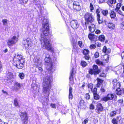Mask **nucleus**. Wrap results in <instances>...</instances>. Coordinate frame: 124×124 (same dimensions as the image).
<instances>
[{"label": "nucleus", "mask_w": 124, "mask_h": 124, "mask_svg": "<svg viewBox=\"0 0 124 124\" xmlns=\"http://www.w3.org/2000/svg\"><path fill=\"white\" fill-rule=\"evenodd\" d=\"M48 20L44 19L43 21V27L42 33L41 34L40 40L41 42V44L44 43V46L48 50H52V49L50 43V39H47V38L49 32V27L48 24Z\"/></svg>", "instance_id": "obj_1"}, {"label": "nucleus", "mask_w": 124, "mask_h": 124, "mask_svg": "<svg viewBox=\"0 0 124 124\" xmlns=\"http://www.w3.org/2000/svg\"><path fill=\"white\" fill-rule=\"evenodd\" d=\"M52 80V77L51 76H47L43 79V91L44 93L46 94V96L47 97V98H46V100L47 99H48Z\"/></svg>", "instance_id": "obj_2"}, {"label": "nucleus", "mask_w": 124, "mask_h": 124, "mask_svg": "<svg viewBox=\"0 0 124 124\" xmlns=\"http://www.w3.org/2000/svg\"><path fill=\"white\" fill-rule=\"evenodd\" d=\"M84 18L85 22V24L87 26V24H89V22L92 23L94 21V17L91 13H86L84 16Z\"/></svg>", "instance_id": "obj_3"}, {"label": "nucleus", "mask_w": 124, "mask_h": 124, "mask_svg": "<svg viewBox=\"0 0 124 124\" xmlns=\"http://www.w3.org/2000/svg\"><path fill=\"white\" fill-rule=\"evenodd\" d=\"M18 57L17 56H15L13 58V61L14 62V65L19 69H21L23 68V67L24 65L22 63L20 62V60L17 58Z\"/></svg>", "instance_id": "obj_4"}, {"label": "nucleus", "mask_w": 124, "mask_h": 124, "mask_svg": "<svg viewBox=\"0 0 124 124\" xmlns=\"http://www.w3.org/2000/svg\"><path fill=\"white\" fill-rule=\"evenodd\" d=\"M100 69H98V67L97 65H94L93 66V69H90L88 71L89 73L91 75L93 74L96 75L99 74L101 72Z\"/></svg>", "instance_id": "obj_5"}, {"label": "nucleus", "mask_w": 124, "mask_h": 124, "mask_svg": "<svg viewBox=\"0 0 124 124\" xmlns=\"http://www.w3.org/2000/svg\"><path fill=\"white\" fill-rule=\"evenodd\" d=\"M103 101L106 102L108 101L114 100L115 101L117 100V96L115 94L109 93L107 94V96L102 98Z\"/></svg>", "instance_id": "obj_6"}, {"label": "nucleus", "mask_w": 124, "mask_h": 124, "mask_svg": "<svg viewBox=\"0 0 124 124\" xmlns=\"http://www.w3.org/2000/svg\"><path fill=\"white\" fill-rule=\"evenodd\" d=\"M22 43L26 48H28L31 46L30 40L29 38H24L22 41Z\"/></svg>", "instance_id": "obj_7"}, {"label": "nucleus", "mask_w": 124, "mask_h": 124, "mask_svg": "<svg viewBox=\"0 0 124 124\" xmlns=\"http://www.w3.org/2000/svg\"><path fill=\"white\" fill-rule=\"evenodd\" d=\"M18 40V38L16 36H14L8 40V46H10L12 45L15 44L17 42Z\"/></svg>", "instance_id": "obj_8"}, {"label": "nucleus", "mask_w": 124, "mask_h": 124, "mask_svg": "<svg viewBox=\"0 0 124 124\" xmlns=\"http://www.w3.org/2000/svg\"><path fill=\"white\" fill-rule=\"evenodd\" d=\"M70 24L71 27L74 29H77L79 25L77 21L76 20H72L70 21Z\"/></svg>", "instance_id": "obj_9"}, {"label": "nucleus", "mask_w": 124, "mask_h": 124, "mask_svg": "<svg viewBox=\"0 0 124 124\" xmlns=\"http://www.w3.org/2000/svg\"><path fill=\"white\" fill-rule=\"evenodd\" d=\"M96 107V112L98 113H100L101 112H102L103 110V106L102 104L100 103H98Z\"/></svg>", "instance_id": "obj_10"}, {"label": "nucleus", "mask_w": 124, "mask_h": 124, "mask_svg": "<svg viewBox=\"0 0 124 124\" xmlns=\"http://www.w3.org/2000/svg\"><path fill=\"white\" fill-rule=\"evenodd\" d=\"M7 79L10 83L12 82L13 80V76L12 73L11 72H8L7 75Z\"/></svg>", "instance_id": "obj_11"}, {"label": "nucleus", "mask_w": 124, "mask_h": 124, "mask_svg": "<svg viewBox=\"0 0 124 124\" xmlns=\"http://www.w3.org/2000/svg\"><path fill=\"white\" fill-rule=\"evenodd\" d=\"M116 93L119 95H122L124 94V89L120 88V87L116 89Z\"/></svg>", "instance_id": "obj_12"}, {"label": "nucleus", "mask_w": 124, "mask_h": 124, "mask_svg": "<svg viewBox=\"0 0 124 124\" xmlns=\"http://www.w3.org/2000/svg\"><path fill=\"white\" fill-rule=\"evenodd\" d=\"M71 42L73 47L72 51H75L77 48L76 46V44L77 43L76 40L75 39L73 38H72L71 40Z\"/></svg>", "instance_id": "obj_13"}, {"label": "nucleus", "mask_w": 124, "mask_h": 124, "mask_svg": "<svg viewBox=\"0 0 124 124\" xmlns=\"http://www.w3.org/2000/svg\"><path fill=\"white\" fill-rule=\"evenodd\" d=\"M23 85L22 84H20L18 82H16L14 84V87L15 89L17 91H18Z\"/></svg>", "instance_id": "obj_14"}, {"label": "nucleus", "mask_w": 124, "mask_h": 124, "mask_svg": "<svg viewBox=\"0 0 124 124\" xmlns=\"http://www.w3.org/2000/svg\"><path fill=\"white\" fill-rule=\"evenodd\" d=\"M105 24L107 25L108 27L111 29H114L115 28V24L112 23H109L107 24V22L105 20H104Z\"/></svg>", "instance_id": "obj_15"}, {"label": "nucleus", "mask_w": 124, "mask_h": 124, "mask_svg": "<svg viewBox=\"0 0 124 124\" xmlns=\"http://www.w3.org/2000/svg\"><path fill=\"white\" fill-rule=\"evenodd\" d=\"M80 108L83 109H85L86 107V103L83 100H81L80 101Z\"/></svg>", "instance_id": "obj_16"}, {"label": "nucleus", "mask_w": 124, "mask_h": 124, "mask_svg": "<svg viewBox=\"0 0 124 124\" xmlns=\"http://www.w3.org/2000/svg\"><path fill=\"white\" fill-rule=\"evenodd\" d=\"M15 56H17V57H17L18 58L17 59L20 60V63L24 64L25 62L24 60L23 59V57L22 55L20 54H16Z\"/></svg>", "instance_id": "obj_17"}, {"label": "nucleus", "mask_w": 124, "mask_h": 124, "mask_svg": "<svg viewBox=\"0 0 124 124\" xmlns=\"http://www.w3.org/2000/svg\"><path fill=\"white\" fill-rule=\"evenodd\" d=\"M96 80L97 82L96 85V86L97 87H99L101 84L103 82V80L99 78H97Z\"/></svg>", "instance_id": "obj_18"}, {"label": "nucleus", "mask_w": 124, "mask_h": 124, "mask_svg": "<svg viewBox=\"0 0 124 124\" xmlns=\"http://www.w3.org/2000/svg\"><path fill=\"white\" fill-rule=\"evenodd\" d=\"M74 68H73L72 70L70 72V76L69 78L70 81L73 79V76L76 73V72L75 70H74Z\"/></svg>", "instance_id": "obj_19"}, {"label": "nucleus", "mask_w": 124, "mask_h": 124, "mask_svg": "<svg viewBox=\"0 0 124 124\" xmlns=\"http://www.w3.org/2000/svg\"><path fill=\"white\" fill-rule=\"evenodd\" d=\"M116 2V0H108L107 2L108 4L110 6L112 7V5L114 4Z\"/></svg>", "instance_id": "obj_20"}, {"label": "nucleus", "mask_w": 124, "mask_h": 124, "mask_svg": "<svg viewBox=\"0 0 124 124\" xmlns=\"http://www.w3.org/2000/svg\"><path fill=\"white\" fill-rule=\"evenodd\" d=\"M47 69L50 71V72L52 73L53 72V70L52 65V64H50L49 65H48L46 67Z\"/></svg>", "instance_id": "obj_21"}, {"label": "nucleus", "mask_w": 124, "mask_h": 124, "mask_svg": "<svg viewBox=\"0 0 124 124\" xmlns=\"http://www.w3.org/2000/svg\"><path fill=\"white\" fill-rule=\"evenodd\" d=\"M72 88L70 85L69 88V99L71 100L73 98V95L72 93Z\"/></svg>", "instance_id": "obj_22"}, {"label": "nucleus", "mask_w": 124, "mask_h": 124, "mask_svg": "<svg viewBox=\"0 0 124 124\" xmlns=\"http://www.w3.org/2000/svg\"><path fill=\"white\" fill-rule=\"evenodd\" d=\"M50 55L48 54H47L46 55V57L45 59V62L47 63H49L50 61Z\"/></svg>", "instance_id": "obj_23"}, {"label": "nucleus", "mask_w": 124, "mask_h": 124, "mask_svg": "<svg viewBox=\"0 0 124 124\" xmlns=\"http://www.w3.org/2000/svg\"><path fill=\"white\" fill-rule=\"evenodd\" d=\"M107 88V87L106 85H102L100 89L101 91L102 92H104Z\"/></svg>", "instance_id": "obj_24"}, {"label": "nucleus", "mask_w": 124, "mask_h": 124, "mask_svg": "<svg viewBox=\"0 0 124 124\" xmlns=\"http://www.w3.org/2000/svg\"><path fill=\"white\" fill-rule=\"evenodd\" d=\"M120 83L118 82L117 83L115 84V86L114 85H113L112 88L114 89H115V88L117 89L120 87Z\"/></svg>", "instance_id": "obj_25"}, {"label": "nucleus", "mask_w": 124, "mask_h": 124, "mask_svg": "<svg viewBox=\"0 0 124 124\" xmlns=\"http://www.w3.org/2000/svg\"><path fill=\"white\" fill-rule=\"evenodd\" d=\"M98 39L101 41H104L105 39V37L103 35L100 36L98 37Z\"/></svg>", "instance_id": "obj_26"}, {"label": "nucleus", "mask_w": 124, "mask_h": 124, "mask_svg": "<svg viewBox=\"0 0 124 124\" xmlns=\"http://www.w3.org/2000/svg\"><path fill=\"white\" fill-rule=\"evenodd\" d=\"M73 8L74 10L77 11H79L81 9V7L80 5L76 6H73Z\"/></svg>", "instance_id": "obj_27"}, {"label": "nucleus", "mask_w": 124, "mask_h": 124, "mask_svg": "<svg viewBox=\"0 0 124 124\" xmlns=\"http://www.w3.org/2000/svg\"><path fill=\"white\" fill-rule=\"evenodd\" d=\"M110 16L111 18H114L116 16V13L113 11H111Z\"/></svg>", "instance_id": "obj_28"}, {"label": "nucleus", "mask_w": 124, "mask_h": 124, "mask_svg": "<svg viewBox=\"0 0 124 124\" xmlns=\"http://www.w3.org/2000/svg\"><path fill=\"white\" fill-rule=\"evenodd\" d=\"M14 104L16 107H19V105L18 102L17 101V100L16 99H15L14 101Z\"/></svg>", "instance_id": "obj_29"}, {"label": "nucleus", "mask_w": 124, "mask_h": 124, "mask_svg": "<svg viewBox=\"0 0 124 124\" xmlns=\"http://www.w3.org/2000/svg\"><path fill=\"white\" fill-rule=\"evenodd\" d=\"M122 5V4L121 3H118L116 5V8L115 10L120 9Z\"/></svg>", "instance_id": "obj_30"}, {"label": "nucleus", "mask_w": 124, "mask_h": 124, "mask_svg": "<svg viewBox=\"0 0 124 124\" xmlns=\"http://www.w3.org/2000/svg\"><path fill=\"white\" fill-rule=\"evenodd\" d=\"M97 20L98 21V23L99 24L102 23L103 22V21L102 20H100V15H98L97 17Z\"/></svg>", "instance_id": "obj_31"}, {"label": "nucleus", "mask_w": 124, "mask_h": 124, "mask_svg": "<svg viewBox=\"0 0 124 124\" xmlns=\"http://www.w3.org/2000/svg\"><path fill=\"white\" fill-rule=\"evenodd\" d=\"M96 62L97 64L99 65H103V62L100 61L99 59H97L96 61Z\"/></svg>", "instance_id": "obj_32"}, {"label": "nucleus", "mask_w": 124, "mask_h": 124, "mask_svg": "<svg viewBox=\"0 0 124 124\" xmlns=\"http://www.w3.org/2000/svg\"><path fill=\"white\" fill-rule=\"evenodd\" d=\"M93 86V85L91 83L88 84V87L89 89H90L89 90V92H90V91H91V92L92 91Z\"/></svg>", "instance_id": "obj_33"}, {"label": "nucleus", "mask_w": 124, "mask_h": 124, "mask_svg": "<svg viewBox=\"0 0 124 124\" xmlns=\"http://www.w3.org/2000/svg\"><path fill=\"white\" fill-rule=\"evenodd\" d=\"M93 94L94 98L95 99L98 100L100 98V96L99 95L97 94V93L94 94Z\"/></svg>", "instance_id": "obj_34"}, {"label": "nucleus", "mask_w": 124, "mask_h": 124, "mask_svg": "<svg viewBox=\"0 0 124 124\" xmlns=\"http://www.w3.org/2000/svg\"><path fill=\"white\" fill-rule=\"evenodd\" d=\"M115 11H116V12L117 13L119 14L122 15L123 16H124V13L120 9L116 10Z\"/></svg>", "instance_id": "obj_35"}, {"label": "nucleus", "mask_w": 124, "mask_h": 124, "mask_svg": "<svg viewBox=\"0 0 124 124\" xmlns=\"http://www.w3.org/2000/svg\"><path fill=\"white\" fill-rule=\"evenodd\" d=\"M89 52V51L88 50L85 49L83 51V54L85 55H88Z\"/></svg>", "instance_id": "obj_36"}, {"label": "nucleus", "mask_w": 124, "mask_h": 124, "mask_svg": "<svg viewBox=\"0 0 124 124\" xmlns=\"http://www.w3.org/2000/svg\"><path fill=\"white\" fill-rule=\"evenodd\" d=\"M94 34L91 33L89 34L88 35L89 38V39L92 40L94 37Z\"/></svg>", "instance_id": "obj_37"}, {"label": "nucleus", "mask_w": 124, "mask_h": 124, "mask_svg": "<svg viewBox=\"0 0 124 124\" xmlns=\"http://www.w3.org/2000/svg\"><path fill=\"white\" fill-rule=\"evenodd\" d=\"M102 14L104 16H106L108 13V11L107 10H103L102 11Z\"/></svg>", "instance_id": "obj_38"}, {"label": "nucleus", "mask_w": 124, "mask_h": 124, "mask_svg": "<svg viewBox=\"0 0 124 124\" xmlns=\"http://www.w3.org/2000/svg\"><path fill=\"white\" fill-rule=\"evenodd\" d=\"M87 63L85 61H82L81 62V65L83 67H85L87 65Z\"/></svg>", "instance_id": "obj_39"}, {"label": "nucleus", "mask_w": 124, "mask_h": 124, "mask_svg": "<svg viewBox=\"0 0 124 124\" xmlns=\"http://www.w3.org/2000/svg\"><path fill=\"white\" fill-rule=\"evenodd\" d=\"M116 114V112L115 111H113L111 112L110 116L111 117L113 116Z\"/></svg>", "instance_id": "obj_40"}, {"label": "nucleus", "mask_w": 124, "mask_h": 124, "mask_svg": "<svg viewBox=\"0 0 124 124\" xmlns=\"http://www.w3.org/2000/svg\"><path fill=\"white\" fill-rule=\"evenodd\" d=\"M19 76L21 79H22L24 78V75L23 73H21L19 74Z\"/></svg>", "instance_id": "obj_41"}, {"label": "nucleus", "mask_w": 124, "mask_h": 124, "mask_svg": "<svg viewBox=\"0 0 124 124\" xmlns=\"http://www.w3.org/2000/svg\"><path fill=\"white\" fill-rule=\"evenodd\" d=\"M78 44L79 45L80 47L82 48L83 46V45L82 42L81 41H79L78 42Z\"/></svg>", "instance_id": "obj_42"}, {"label": "nucleus", "mask_w": 124, "mask_h": 124, "mask_svg": "<svg viewBox=\"0 0 124 124\" xmlns=\"http://www.w3.org/2000/svg\"><path fill=\"white\" fill-rule=\"evenodd\" d=\"M117 81V79L115 78L113 79L112 82L113 85H114L115 86V84L118 83Z\"/></svg>", "instance_id": "obj_43"}, {"label": "nucleus", "mask_w": 124, "mask_h": 124, "mask_svg": "<svg viewBox=\"0 0 124 124\" xmlns=\"http://www.w3.org/2000/svg\"><path fill=\"white\" fill-rule=\"evenodd\" d=\"M8 20L6 19H3L2 20V22L3 23V25H5L7 23Z\"/></svg>", "instance_id": "obj_44"}, {"label": "nucleus", "mask_w": 124, "mask_h": 124, "mask_svg": "<svg viewBox=\"0 0 124 124\" xmlns=\"http://www.w3.org/2000/svg\"><path fill=\"white\" fill-rule=\"evenodd\" d=\"M96 47V45L94 44H92L90 46V48L91 49H95Z\"/></svg>", "instance_id": "obj_45"}, {"label": "nucleus", "mask_w": 124, "mask_h": 124, "mask_svg": "<svg viewBox=\"0 0 124 124\" xmlns=\"http://www.w3.org/2000/svg\"><path fill=\"white\" fill-rule=\"evenodd\" d=\"M89 119L88 118H86L84 120V121L82 122V124H86L88 123Z\"/></svg>", "instance_id": "obj_46"}, {"label": "nucleus", "mask_w": 124, "mask_h": 124, "mask_svg": "<svg viewBox=\"0 0 124 124\" xmlns=\"http://www.w3.org/2000/svg\"><path fill=\"white\" fill-rule=\"evenodd\" d=\"M73 6L79 5H80V4L79 2H78L77 1H75L73 3Z\"/></svg>", "instance_id": "obj_47"}, {"label": "nucleus", "mask_w": 124, "mask_h": 124, "mask_svg": "<svg viewBox=\"0 0 124 124\" xmlns=\"http://www.w3.org/2000/svg\"><path fill=\"white\" fill-rule=\"evenodd\" d=\"M112 122L113 124H117V122L115 119H113L112 120Z\"/></svg>", "instance_id": "obj_48"}, {"label": "nucleus", "mask_w": 124, "mask_h": 124, "mask_svg": "<svg viewBox=\"0 0 124 124\" xmlns=\"http://www.w3.org/2000/svg\"><path fill=\"white\" fill-rule=\"evenodd\" d=\"M93 92V94L97 93V89L96 88H94L93 91L92 92Z\"/></svg>", "instance_id": "obj_49"}, {"label": "nucleus", "mask_w": 124, "mask_h": 124, "mask_svg": "<svg viewBox=\"0 0 124 124\" xmlns=\"http://www.w3.org/2000/svg\"><path fill=\"white\" fill-rule=\"evenodd\" d=\"M107 49L106 47V46H104L103 47V48L102 50V51L103 52L105 53H106V51Z\"/></svg>", "instance_id": "obj_50"}, {"label": "nucleus", "mask_w": 124, "mask_h": 124, "mask_svg": "<svg viewBox=\"0 0 124 124\" xmlns=\"http://www.w3.org/2000/svg\"><path fill=\"white\" fill-rule=\"evenodd\" d=\"M90 10L91 11H92V10L93 9H94V8L93 5L92 4V3H90Z\"/></svg>", "instance_id": "obj_51"}, {"label": "nucleus", "mask_w": 124, "mask_h": 124, "mask_svg": "<svg viewBox=\"0 0 124 124\" xmlns=\"http://www.w3.org/2000/svg\"><path fill=\"white\" fill-rule=\"evenodd\" d=\"M90 31L91 32H94L95 30V28H88Z\"/></svg>", "instance_id": "obj_52"}, {"label": "nucleus", "mask_w": 124, "mask_h": 124, "mask_svg": "<svg viewBox=\"0 0 124 124\" xmlns=\"http://www.w3.org/2000/svg\"><path fill=\"white\" fill-rule=\"evenodd\" d=\"M84 57L86 60H89V56L88 55H85L84 56Z\"/></svg>", "instance_id": "obj_53"}, {"label": "nucleus", "mask_w": 124, "mask_h": 124, "mask_svg": "<svg viewBox=\"0 0 124 124\" xmlns=\"http://www.w3.org/2000/svg\"><path fill=\"white\" fill-rule=\"evenodd\" d=\"M90 108L91 109H93L94 108V105L92 104H90Z\"/></svg>", "instance_id": "obj_54"}, {"label": "nucleus", "mask_w": 124, "mask_h": 124, "mask_svg": "<svg viewBox=\"0 0 124 124\" xmlns=\"http://www.w3.org/2000/svg\"><path fill=\"white\" fill-rule=\"evenodd\" d=\"M86 99L89 100L90 99V96L88 93H86Z\"/></svg>", "instance_id": "obj_55"}, {"label": "nucleus", "mask_w": 124, "mask_h": 124, "mask_svg": "<svg viewBox=\"0 0 124 124\" xmlns=\"http://www.w3.org/2000/svg\"><path fill=\"white\" fill-rule=\"evenodd\" d=\"M94 56L96 58L98 57L99 56V53L97 52H96L94 54Z\"/></svg>", "instance_id": "obj_56"}, {"label": "nucleus", "mask_w": 124, "mask_h": 124, "mask_svg": "<svg viewBox=\"0 0 124 124\" xmlns=\"http://www.w3.org/2000/svg\"><path fill=\"white\" fill-rule=\"evenodd\" d=\"M95 44L98 47H100L101 46V43L98 42H97L96 43H95Z\"/></svg>", "instance_id": "obj_57"}, {"label": "nucleus", "mask_w": 124, "mask_h": 124, "mask_svg": "<svg viewBox=\"0 0 124 124\" xmlns=\"http://www.w3.org/2000/svg\"><path fill=\"white\" fill-rule=\"evenodd\" d=\"M17 1L19 4H21L22 5L23 4V0H17Z\"/></svg>", "instance_id": "obj_58"}, {"label": "nucleus", "mask_w": 124, "mask_h": 124, "mask_svg": "<svg viewBox=\"0 0 124 124\" xmlns=\"http://www.w3.org/2000/svg\"><path fill=\"white\" fill-rule=\"evenodd\" d=\"M98 38L97 36L94 35V37L92 40L94 41H96L97 40Z\"/></svg>", "instance_id": "obj_59"}, {"label": "nucleus", "mask_w": 124, "mask_h": 124, "mask_svg": "<svg viewBox=\"0 0 124 124\" xmlns=\"http://www.w3.org/2000/svg\"><path fill=\"white\" fill-rule=\"evenodd\" d=\"M95 26L94 24H92L90 26H88V28H95Z\"/></svg>", "instance_id": "obj_60"}, {"label": "nucleus", "mask_w": 124, "mask_h": 124, "mask_svg": "<svg viewBox=\"0 0 124 124\" xmlns=\"http://www.w3.org/2000/svg\"><path fill=\"white\" fill-rule=\"evenodd\" d=\"M95 33L97 34H100L101 33V31L98 30H97L95 31Z\"/></svg>", "instance_id": "obj_61"}, {"label": "nucleus", "mask_w": 124, "mask_h": 124, "mask_svg": "<svg viewBox=\"0 0 124 124\" xmlns=\"http://www.w3.org/2000/svg\"><path fill=\"white\" fill-rule=\"evenodd\" d=\"M111 50L110 49H108L107 50L106 54H109L110 53Z\"/></svg>", "instance_id": "obj_62"}, {"label": "nucleus", "mask_w": 124, "mask_h": 124, "mask_svg": "<svg viewBox=\"0 0 124 124\" xmlns=\"http://www.w3.org/2000/svg\"><path fill=\"white\" fill-rule=\"evenodd\" d=\"M99 76L100 77H105L106 75L105 73H102L101 74H100L99 75Z\"/></svg>", "instance_id": "obj_63"}, {"label": "nucleus", "mask_w": 124, "mask_h": 124, "mask_svg": "<svg viewBox=\"0 0 124 124\" xmlns=\"http://www.w3.org/2000/svg\"><path fill=\"white\" fill-rule=\"evenodd\" d=\"M0 124H8L3 122L2 120L0 119Z\"/></svg>", "instance_id": "obj_64"}]
</instances>
